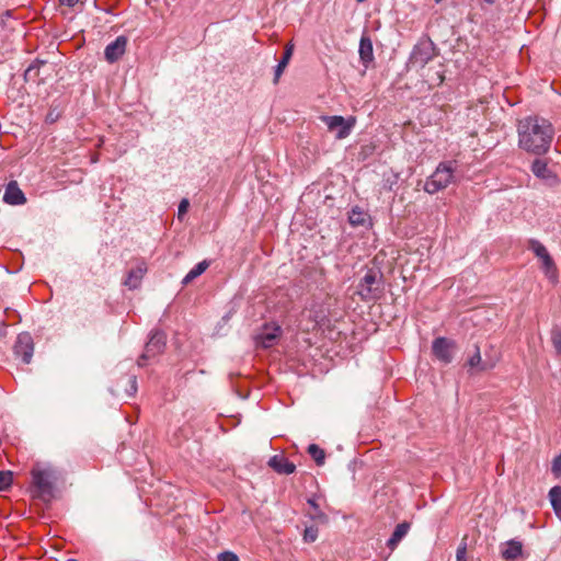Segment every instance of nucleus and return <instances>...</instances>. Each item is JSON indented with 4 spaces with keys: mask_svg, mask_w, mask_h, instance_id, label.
Instances as JSON below:
<instances>
[{
    "mask_svg": "<svg viewBox=\"0 0 561 561\" xmlns=\"http://www.w3.org/2000/svg\"><path fill=\"white\" fill-rule=\"evenodd\" d=\"M13 482V473L10 470H0V491H7Z\"/></svg>",
    "mask_w": 561,
    "mask_h": 561,
    "instance_id": "obj_26",
    "label": "nucleus"
},
{
    "mask_svg": "<svg viewBox=\"0 0 561 561\" xmlns=\"http://www.w3.org/2000/svg\"><path fill=\"white\" fill-rule=\"evenodd\" d=\"M188 206H190L188 199L183 198L180 202L179 207H178V216H179V218H181L182 215L186 214V211L188 209Z\"/></svg>",
    "mask_w": 561,
    "mask_h": 561,
    "instance_id": "obj_37",
    "label": "nucleus"
},
{
    "mask_svg": "<svg viewBox=\"0 0 561 561\" xmlns=\"http://www.w3.org/2000/svg\"><path fill=\"white\" fill-rule=\"evenodd\" d=\"M466 554H467V546H466V543H462L457 548V552H456L457 561H466Z\"/></svg>",
    "mask_w": 561,
    "mask_h": 561,
    "instance_id": "obj_36",
    "label": "nucleus"
},
{
    "mask_svg": "<svg viewBox=\"0 0 561 561\" xmlns=\"http://www.w3.org/2000/svg\"><path fill=\"white\" fill-rule=\"evenodd\" d=\"M523 547L519 541L511 540L506 547L502 550V556L506 560H515L522 554Z\"/></svg>",
    "mask_w": 561,
    "mask_h": 561,
    "instance_id": "obj_21",
    "label": "nucleus"
},
{
    "mask_svg": "<svg viewBox=\"0 0 561 561\" xmlns=\"http://www.w3.org/2000/svg\"><path fill=\"white\" fill-rule=\"evenodd\" d=\"M80 0H60V3L68 7H75Z\"/></svg>",
    "mask_w": 561,
    "mask_h": 561,
    "instance_id": "obj_38",
    "label": "nucleus"
},
{
    "mask_svg": "<svg viewBox=\"0 0 561 561\" xmlns=\"http://www.w3.org/2000/svg\"><path fill=\"white\" fill-rule=\"evenodd\" d=\"M193 279H195L190 273H187L182 279L183 285L190 284Z\"/></svg>",
    "mask_w": 561,
    "mask_h": 561,
    "instance_id": "obj_39",
    "label": "nucleus"
},
{
    "mask_svg": "<svg viewBox=\"0 0 561 561\" xmlns=\"http://www.w3.org/2000/svg\"><path fill=\"white\" fill-rule=\"evenodd\" d=\"M282 334V328L276 324H264L260 332L254 336L255 345L263 348L273 346Z\"/></svg>",
    "mask_w": 561,
    "mask_h": 561,
    "instance_id": "obj_8",
    "label": "nucleus"
},
{
    "mask_svg": "<svg viewBox=\"0 0 561 561\" xmlns=\"http://www.w3.org/2000/svg\"><path fill=\"white\" fill-rule=\"evenodd\" d=\"M293 51H294V45L293 44H287L285 46V50H284V54L280 58V60L278 61L276 68H275V73H274V81L277 82L279 77L282 76L284 69L286 68V66L288 65L291 56H293Z\"/></svg>",
    "mask_w": 561,
    "mask_h": 561,
    "instance_id": "obj_19",
    "label": "nucleus"
},
{
    "mask_svg": "<svg viewBox=\"0 0 561 561\" xmlns=\"http://www.w3.org/2000/svg\"><path fill=\"white\" fill-rule=\"evenodd\" d=\"M483 3L492 5L495 3L496 0H481Z\"/></svg>",
    "mask_w": 561,
    "mask_h": 561,
    "instance_id": "obj_41",
    "label": "nucleus"
},
{
    "mask_svg": "<svg viewBox=\"0 0 561 561\" xmlns=\"http://www.w3.org/2000/svg\"><path fill=\"white\" fill-rule=\"evenodd\" d=\"M167 345V335L164 332L160 330H154L151 332L149 341L145 346L144 353L137 360L139 367H142L147 364V360L153 358L161 354Z\"/></svg>",
    "mask_w": 561,
    "mask_h": 561,
    "instance_id": "obj_5",
    "label": "nucleus"
},
{
    "mask_svg": "<svg viewBox=\"0 0 561 561\" xmlns=\"http://www.w3.org/2000/svg\"><path fill=\"white\" fill-rule=\"evenodd\" d=\"M528 249L531 250L534 254L540 260H545L548 255H550L546 247L537 239L528 240Z\"/></svg>",
    "mask_w": 561,
    "mask_h": 561,
    "instance_id": "obj_23",
    "label": "nucleus"
},
{
    "mask_svg": "<svg viewBox=\"0 0 561 561\" xmlns=\"http://www.w3.org/2000/svg\"><path fill=\"white\" fill-rule=\"evenodd\" d=\"M217 561H239V558L232 551H224L218 554Z\"/></svg>",
    "mask_w": 561,
    "mask_h": 561,
    "instance_id": "obj_32",
    "label": "nucleus"
},
{
    "mask_svg": "<svg viewBox=\"0 0 561 561\" xmlns=\"http://www.w3.org/2000/svg\"><path fill=\"white\" fill-rule=\"evenodd\" d=\"M31 474L33 496L49 502L54 497V471L49 468H34Z\"/></svg>",
    "mask_w": 561,
    "mask_h": 561,
    "instance_id": "obj_4",
    "label": "nucleus"
},
{
    "mask_svg": "<svg viewBox=\"0 0 561 561\" xmlns=\"http://www.w3.org/2000/svg\"><path fill=\"white\" fill-rule=\"evenodd\" d=\"M268 466L279 474H291L296 466L284 456L275 455L270 458Z\"/></svg>",
    "mask_w": 561,
    "mask_h": 561,
    "instance_id": "obj_15",
    "label": "nucleus"
},
{
    "mask_svg": "<svg viewBox=\"0 0 561 561\" xmlns=\"http://www.w3.org/2000/svg\"><path fill=\"white\" fill-rule=\"evenodd\" d=\"M551 341L558 354L561 355V328H554L551 332Z\"/></svg>",
    "mask_w": 561,
    "mask_h": 561,
    "instance_id": "obj_27",
    "label": "nucleus"
},
{
    "mask_svg": "<svg viewBox=\"0 0 561 561\" xmlns=\"http://www.w3.org/2000/svg\"><path fill=\"white\" fill-rule=\"evenodd\" d=\"M434 57V44L432 41H421L414 47L410 55V64L414 67L424 68Z\"/></svg>",
    "mask_w": 561,
    "mask_h": 561,
    "instance_id": "obj_7",
    "label": "nucleus"
},
{
    "mask_svg": "<svg viewBox=\"0 0 561 561\" xmlns=\"http://www.w3.org/2000/svg\"><path fill=\"white\" fill-rule=\"evenodd\" d=\"M43 64H44V61H38V60H36V61H34L33 64H31V65L26 68L25 72H24V78H25V80L27 81V80H30L34 75H36V72H37V70H38V68H39V66H41V65H43Z\"/></svg>",
    "mask_w": 561,
    "mask_h": 561,
    "instance_id": "obj_30",
    "label": "nucleus"
},
{
    "mask_svg": "<svg viewBox=\"0 0 561 561\" xmlns=\"http://www.w3.org/2000/svg\"><path fill=\"white\" fill-rule=\"evenodd\" d=\"M496 360L494 359H482L480 348L476 345L473 355L468 359V366L471 369L479 371L492 369L495 366Z\"/></svg>",
    "mask_w": 561,
    "mask_h": 561,
    "instance_id": "obj_16",
    "label": "nucleus"
},
{
    "mask_svg": "<svg viewBox=\"0 0 561 561\" xmlns=\"http://www.w3.org/2000/svg\"><path fill=\"white\" fill-rule=\"evenodd\" d=\"M517 131L519 147L538 156L548 152L554 135L551 123L538 116H528L519 121Z\"/></svg>",
    "mask_w": 561,
    "mask_h": 561,
    "instance_id": "obj_1",
    "label": "nucleus"
},
{
    "mask_svg": "<svg viewBox=\"0 0 561 561\" xmlns=\"http://www.w3.org/2000/svg\"><path fill=\"white\" fill-rule=\"evenodd\" d=\"M318 537V530L313 527H308L305 530L304 539L307 542H313Z\"/></svg>",
    "mask_w": 561,
    "mask_h": 561,
    "instance_id": "obj_34",
    "label": "nucleus"
},
{
    "mask_svg": "<svg viewBox=\"0 0 561 561\" xmlns=\"http://www.w3.org/2000/svg\"><path fill=\"white\" fill-rule=\"evenodd\" d=\"M146 273L147 264L141 261L128 272L127 277L124 280V285L131 290L139 288Z\"/></svg>",
    "mask_w": 561,
    "mask_h": 561,
    "instance_id": "obj_14",
    "label": "nucleus"
},
{
    "mask_svg": "<svg viewBox=\"0 0 561 561\" xmlns=\"http://www.w3.org/2000/svg\"><path fill=\"white\" fill-rule=\"evenodd\" d=\"M128 397H134L137 392V378L136 376H131L129 378V388L126 390Z\"/></svg>",
    "mask_w": 561,
    "mask_h": 561,
    "instance_id": "obj_35",
    "label": "nucleus"
},
{
    "mask_svg": "<svg viewBox=\"0 0 561 561\" xmlns=\"http://www.w3.org/2000/svg\"><path fill=\"white\" fill-rule=\"evenodd\" d=\"M531 172L538 179H540L545 184L549 186H556L559 184V179L557 174L548 168L547 161L542 159H535L531 163Z\"/></svg>",
    "mask_w": 561,
    "mask_h": 561,
    "instance_id": "obj_11",
    "label": "nucleus"
},
{
    "mask_svg": "<svg viewBox=\"0 0 561 561\" xmlns=\"http://www.w3.org/2000/svg\"><path fill=\"white\" fill-rule=\"evenodd\" d=\"M541 267L547 275L556 272V264L550 255H548L545 260H541Z\"/></svg>",
    "mask_w": 561,
    "mask_h": 561,
    "instance_id": "obj_31",
    "label": "nucleus"
},
{
    "mask_svg": "<svg viewBox=\"0 0 561 561\" xmlns=\"http://www.w3.org/2000/svg\"><path fill=\"white\" fill-rule=\"evenodd\" d=\"M434 1H435V3H437V4H438V3H440L443 0H434Z\"/></svg>",
    "mask_w": 561,
    "mask_h": 561,
    "instance_id": "obj_42",
    "label": "nucleus"
},
{
    "mask_svg": "<svg viewBox=\"0 0 561 561\" xmlns=\"http://www.w3.org/2000/svg\"><path fill=\"white\" fill-rule=\"evenodd\" d=\"M551 472L554 474V477L559 478L561 474V453L554 457L551 466Z\"/></svg>",
    "mask_w": 561,
    "mask_h": 561,
    "instance_id": "obj_33",
    "label": "nucleus"
},
{
    "mask_svg": "<svg viewBox=\"0 0 561 561\" xmlns=\"http://www.w3.org/2000/svg\"><path fill=\"white\" fill-rule=\"evenodd\" d=\"M398 182H399V174L396 172H390V173L383 175L382 187L386 191L393 192V191H396Z\"/></svg>",
    "mask_w": 561,
    "mask_h": 561,
    "instance_id": "obj_25",
    "label": "nucleus"
},
{
    "mask_svg": "<svg viewBox=\"0 0 561 561\" xmlns=\"http://www.w3.org/2000/svg\"><path fill=\"white\" fill-rule=\"evenodd\" d=\"M308 453L313 458V460L316 461V463L318 466H322L324 463V459H325L324 450L322 448H320L318 445L310 444L308 447Z\"/></svg>",
    "mask_w": 561,
    "mask_h": 561,
    "instance_id": "obj_24",
    "label": "nucleus"
},
{
    "mask_svg": "<svg viewBox=\"0 0 561 561\" xmlns=\"http://www.w3.org/2000/svg\"><path fill=\"white\" fill-rule=\"evenodd\" d=\"M3 202L8 205L19 206L26 203V197L16 181H10L4 190Z\"/></svg>",
    "mask_w": 561,
    "mask_h": 561,
    "instance_id": "obj_13",
    "label": "nucleus"
},
{
    "mask_svg": "<svg viewBox=\"0 0 561 561\" xmlns=\"http://www.w3.org/2000/svg\"><path fill=\"white\" fill-rule=\"evenodd\" d=\"M358 54L362 62L367 67L374 60L373 43L368 36H362Z\"/></svg>",
    "mask_w": 561,
    "mask_h": 561,
    "instance_id": "obj_17",
    "label": "nucleus"
},
{
    "mask_svg": "<svg viewBox=\"0 0 561 561\" xmlns=\"http://www.w3.org/2000/svg\"><path fill=\"white\" fill-rule=\"evenodd\" d=\"M127 38L123 35L117 36L113 42L106 45L104 57L106 61L113 64L117 61L126 51Z\"/></svg>",
    "mask_w": 561,
    "mask_h": 561,
    "instance_id": "obj_12",
    "label": "nucleus"
},
{
    "mask_svg": "<svg viewBox=\"0 0 561 561\" xmlns=\"http://www.w3.org/2000/svg\"><path fill=\"white\" fill-rule=\"evenodd\" d=\"M356 293L364 301L378 300L383 294L382 273L375 268H368L359 279Z\"/></svg>",
    "mask_w": 561,
    "mask_h": 561,
    "instance_id": "obj_3",
    "label": "nucleus"
},
{
    "mask_svg": "<svg viewBox=\"0 0 561 561\" xmlns=\"http://www.w3.org/2000/svg\"><path fill=\"white\" fill-rule=\"evenodd\" d=\"M410 529L409 523H400L396 526L391 537L387 541V547L393 550L398 543L402 540V538L408 534Z\"/></svg>",
    "mask_w": 561,
    "mask_h": 561,
    "instance_id": "obj_18",
    "label": "nucleus"
},
{
    "mask_svg": "<svg viewBox=\"0 0 561 561\" xmlns=\"http://www.w3.org/2000/svg\"><path fill=\"white\" fill-rule=\"evenodd\" d=\"M308 504L314 510V513L311 514V517L313 519H319L321 522H325L327 520L325 514L320 511L318 504L316 503V501L313 499H309L308 500Z\"/></svg>",
    "mask_w": 561,
    "mask_h": 561,
    "instance_id": "obj_29",
    "label": "nucleus"
},
{
    "mask_svg": "<svg viewBox=\"0 0 561 561\" xmlns=\"http://www.w3.org/2000/svg\"><path fill=\"white\" fill-rule=\"evenodd\" d=\"M5 334V325L3 322H0V336H3Z\"/></svg>",
    "mask_w": 561,
    "mask_h": 561,
    "instance_id": "obj_40",
    "label": "nucleus"
},
{
    "mask_svg": "<svg viewBox=\"0 0 561 561\" xmlns=\"http://www.w3.org/2000/svg\"><path fill=\"white\" fill-rule=\"evenodd\" d=\"M549 500L554 514L561 520V486L554 485L549 491Z\"/></svg>",
    "mask_w": 561,
    "mask_h": 561,
    "instance_id": "obj_20",
    "label": "nucleus"
},
{
    "mask_svg": "<svg viewBox=\"0 0 561 561\" xmlns=\"http://www.w3.org/2000/svg\"><path fill=\"white\" fill-rule=\"evenodd\" d=\"M209 266V262L204 260L199 263H197L188 273L194 277H198L199 275H202L206 270L207 267Z\"/></svg>",
    "mask_w": 561,
    "mask_h": 561,
    "instance_id": "obj_28",
    "label": "nucleus"
},
{
    "mask_svg": "<svg viewBox=\"0 0 561 561\" xmlns=\"http://www.w3.org/2000/svg\"><path fill=\"white\" fill-rule=\"evenodd\" d=\"M34 353V343L30 333L23 332L18 335L14 344V354L21 357L24 364H30Z\"/></svg>",
    "mask_w": 561,
    "mask_h": 561,
    "instance_id": "obj_9",
    "label": "nucleus"
},
{
    "mask_svg": "<svg viewBox=\"0 0 561 561\" xmlns=\"http://www.w3.org/2000/svg\"><path fill=\"white\" fill-rule=\"evenodd\" d=\"M367 214L358 206H355L348 213V221L352 226H363L366 222Z\"/></svg>",
    "mask_w": 561,
    "mask_h": 561,
    "instance_id": "obj_22",
    "label": "nucleus"
},
{
    "mask_svg": "<svg viewBox=\"0 0 561 561\" xmlns=\"http://www.w3.org/2000/svg\"><path fill=\"white\" fill-rule=\"evenodd\" d=\"M321 119L327 124L328 129L330 131H335V136L337 139L346 138L351 134L352 128L355 125L354 117L345 119L343 116L333 115L322 116Z\"/></svg>",
    "mask_w": 561,
    "mask_h": 561,
    "instance_id": "obj_6",
    "label": "nucleus"
},
{
    "mask_svg": "<svg viewBox=\"0 0 561 561\" xmlns=\"http://www.w3.org/2000/svg\"><path fill=\"white\" fill-rule=\"evenodd\" d=\"M455 343L446 337H437L433 341L432 352L434 356L444 364H449L453 360V350Z\"/></svg>",
    "mask_w": 561,
    "mask_h": 561,
    "instance_id": "obj_10",
    "label": "nucleus"
},
{
    "mask_svg": "<svg viewBox=\"0 0 561 561\" xmlns=\"http://www.w3.org/2000/svg\"><path fill=\"white\" fill-rule=\"evenodd\" d=\"M457 162L454 160L439 162L435 171L427 178L424 184V191L428 194H435L445 190L454 182Z\"/></svg>",
    "mask_w": 561,
    "mask_h": 561,
    "instance_id": "obj_2",
    "label": "nucleus"
}]
</instances>
